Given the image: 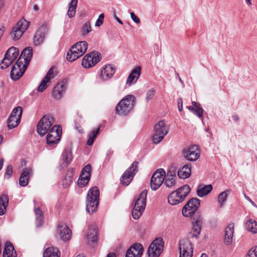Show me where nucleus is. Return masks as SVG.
<instances>
[{
	"instance_id": "obj_1",
	"label": "nucleus",
	"mask_w": 257,
	"mask_h": 257,
	"mask_svg": "<svg viewBox=\"0 0 257 257\" xmlns=\"http://www.w3.org/2000/svg\"><path fill=\"white\" fill-rule=\"evenodd\" d=\"M136 99L133 95H127L116 105L115 113L120 116H126L134 109Z\"/></svg>"
},
{
	"instance_id": "obj_2",
	"label": "nucleus",
	"mask_w": 257,
	"mask_h": 257,
	"mask_svg": "<svg viewBox=\"0 0 257 257\" xmlns=\"http://www.w3.org/2000/svg\"><path fill=\"white\" fill-rule=\"evenodd\" d=\"M191 191L188 185H185L171 192L168 197V203L171 205H177L182 202Z\"/></svg>"
},
{
	"instance_id": "obj_3",
	"label": "nucleus",
	"mask_w": 257,
	"mask_h": 257,
	"mask_svg": "<svg viewBox=\"0 0 257 257\" xmlns=\"http://www.w3.org/2000/svg\"><path fill=\"white\" fill-rule=\"evenodd\" d=\"M99 190L93 187L87 193L86 199V211L89 214L93 213L97 209L99 200Z\"/></svg>"
},
{
	"instance_id": "obj_4",
	"label": "nucleus",
	"mask_w": 257,
	"mask_h": 257,
	"mask_svg": "<svg viewBox=\"0 0 257 257\" xmlns=\"http://www.w3.org/2000/svg\"><path fill=\"white\" fill-rule=\"evenodd\" d=\"M147 191L144 190L137 197L132 211V216L135 219H138L142 215L146 205Z\"/></svg>"
},
{
	"instance_id": "obj_5",
	"label": "nucleus",
	"mask_w": 257,
	"mask_h": 257,
	"mask_svg": "<svg viewBox=\"0 0 257 257\" xmlns=\"http://www.w3.org/2000/svg\"><path fill=\"white\" fill-rule=\"evenodd\" d=\"M169 128L163 120L159 121L154 127V133L152 136L154 144H158L168 133Z\"/></svg>"
},
{
	"instance_id": "obj_6",
	"label": "nucleus",
	"mask_w": 257,
	"mask_h": 257,
	"mask_svg": "<svg viewBox=\"0 0 257 257\" xmlns=\"http://www.w3.org/2000/svg\"><path fill=\"white\" fill-rule=\"evenodd\" d=\"M164 248V241L162 238H156L150 245L147 253L149 257H159Z\"/></svg>"
},
{
	"instance_id": "obj_7",
	"label": "nucleus",
	"mask_w": 257,
	"mask_h": 257,
	"mask_svg": "<svg viewBox=\"0 0 257 257\" xmlns=\"http://www.w3.org/2000/svg\"><path fill=\"white\" fill-rule=\"evenodd\" d=\"M19 54L18 48L11 47L10 48L5 55L1 64L2 69H6L9 67L18 57Z\"/></svg>"
},
{
	"instance_id": "obj_8",
	"label": "nucleus",
	"mask_w": 257,
	"mask_h": 257,
	"mask_svg": "<svg viewBox=\"0 0 257 257\" xmlns=\"http://www.w3.org/2000/svg\"><path fill=\"white\" fill-rule=\"evenodd\" d=\"M29 26V23L28 21L23 19L21 20L13 28L10 34L11 38L15 41L19 40L28 29Z\"/></svg>"
},
{
	"instance_id": "obj_9",
	"label": "nucleus",
	"mask_w": 257,
	"mask_h": 257,
	"mask_svg": "<svg viewBox=\"0 0 257 257\" xmlns=\"http://www.w3.org/2000/svg\"><path fill=\"white\" fill-rule=\"evenodd\" d=\"M53 120L51 116L46 115L43 116L37 124V133L41 136L45 135L50 130Z\"/></svg>"
},
{
	"instance_id": "obj_10",
	"label": "nucleus",
	"mask_w": 257,
	"mask_h": 257,
	"mask_svg": "<svg viewBox=\"0 0 257 257\" xmlns=\"http://www.w3.org/2000/svg\"><path fill=\"white\" fill-rule=\"evenodd\" d=\"M166 173L164 169H158L153 174L150 185L153 190H157L162 184L165 179Z\"/></svg>"
},
{
	"instance_id": "obj_11",
	"label": "nucleus",
	"mask_w": 257,
	"mask_h": 257,
	"mask_svg": "<svg viewBox=\"0 0 257 257\" xmlns=\"http://www.w3.org/2000/svg\"><path fill=\"white\" fill-rule=\"evenodd\" d=\"M200 200L197 198L191 199L182 208V214L185 217H190L194 213L200 206Z\"/></svg>"
},
{
	"instance_id": "obj_12",
	"label": "nucleus",
	"mask_w": 257,
	"mask_h": 257,
	"mask_svg": "<svg viewBox=\"0 0 257 257\" xmlns=\"http://www.w3.org/2000/svg\"><path fill=\"white\" fill-rule=\"evenodd\" d=\"M138 164L139 162L137 161L133 162L131 166L124 172L120 178L123 185L127 186L131 183L134 175L138 171Z\"/></svg>"
},
{
	"instance_id": "obj_13",
	"label": "nucleus",
	"mask_w": 257,
	"mask_h": 257,
	"mask_svg": "<svg viewBox=\"0 0 257 257\" xmlns=\"http://www.w3.org/2000/svg\"><path fill=\"white\" fill-rule=\"evenodd\" d=\"M61 135V128L60 125H54L49 132L47 136V143L49 146L58 144Z\"/></svg>"
},
{
	"instance_id": "obj_14",
	"label": "nucleus",
	"mask_w": 257,
	"mask_h": 257,
	"mask_svg": "<svg viewBox=\"0 0 257 257\" xmlns=\"http://www.w3.org/2000/svg\"><path fill=\"white\" fill-rule=\"evenodd\" d=\"M100 60V54L98 52H92L86 55L82 61L83 67L88 68L94 66Z\"/></svg>"
},
{
	"instance_id": "obj_15",
	"label": "nucleus",
	"mask_w": 257,
	"mask_h": 257,
	"mask_svg": "<svg viewBox=\"0 0 257 257\" xmlns=\"http://www.w3.org/2000/svg\"><path fill=\"white\" fill-rule=\"evenodd\" d=\"M21 60H17L11 71V77L14 81L19 79L27 68V66L24 65Z\"/></svg>"
},
{
	"instance_id": "obj_16",
	"label": "nucleus",
	"mask_w": 257,
	"mask_h": 257,
	"mask_svg": "<svg viewBox=\"0 0 257 257\" xmlns=\"http://www.w3.org/2000/svg\"><path fill=\"white\" fill-rule=\"evenodd\" d=\"M192 230L190 233L192 237H198L201 231L202 220L199 213H195L192 217Z\"/></svg>"
},
{
	"instance_id": "obj_17",
	"label": "nucleus",
	"mask_w": 257,
	"mask_h": 257,
	"mask_svg": "<svg viewBox=\"0 0 257 257\" xmlns=\"http://www.w3.org/2000/svg\"><path fill=\"white\" fill-rule=\"evenodd\" d=\"M180 257H192L193 248L191 241L184 239L179 242Z\"/></svg>"
},
{
	"instance_id": "obj_18",
	"label": "nucleus",
	"mask_w": 257,
	"mask_h": 257,
	"mask_svg": "<svg viewBox=\"0 0 257 257\" xmlns=\"http://www.w3.org/2000/svg\"><path fill=\"white\" fill-rule=\"evenodd\" d=\"M184 154L185 158L189 161H195L200 157L199 150L195 145L184 149Z\"/></svg>"
},
{
	"instance_id": "obj_19",
	"label": "nucleus",
	"mask_w": 257,
	"mask_h": 257,
	"mask_svg": "<svg viewBox=\"0 0 257 257\" xmlns=\"http://www.w3.org/2000/svg\"><path fill=\"white\" fill-rule=\"evenodd\" d=\"M91 166L86 165L82 170L80 176L78 180V184L81 187H84L88 183L90 178Z\"/></svg>"
},
{
	"instance_id": "obj_20",
	"label": "nucleus",
	"mask_w": 257,
	"mask_h": 257,
	"mask_svg": "<svg viewBox=\"0 0 257 257\" xmlns=\"http://www.w3.org/2000/svg\"><path fill=\"white\" fill-rule=\"evenodd\" d=\"M143 250V246L141 244L135 243L126 250L125 257H141Z\"/></svg>"
},
{
	"instance_id": "obj_21",
	"label": "nucleus",
	"mask_w": 257,
	"mask_h": 257,
	"mask_svg": "<svg viewBox=\"0 0 257 257\" xmlns=\"http://www.w3.org/2000/svg\"><path fill=\"white\" fill-rule=\"evenodd\" d=\"M57 233L60 239L64 241L69 240L71 238V231L65 224L62 223L58 225Z\"/></svg>"
},
{
	"instance_id": "obj_22",
	"label": "nucleus",
	"mask_w": 257,
	"mask_h": 257,
	"mask_svg": "<svg viewBox=\"0 0 257 257\" xmlns=\"http://www.w3.org/2000/svg\"><path fill=\"white\" fill-rule=\"evenodd\" d=\"M115 70L114 65H106L102 69L100 77L103 80H108L112 77Z\"/></svg>"
},
{
	"instance_id": "obj_23",
	"label": "nucleus",
	"mask_w": 257,
	"mask_h": 257,
	"mask_svg": "<svg viewBox=\"0 0 257 257\" xmlns=\"http://www.w3.org/2000/svg\"><path fill=\"white\" fill-rule=\"evenodd\" d=\"M33 56V49L31 47H28L24 49L18 60L21 61L28 67Z\"/></svg>"
},
{
	"instance_id": "obj_24",
	"label": "nucleus",
	"mask_w": 257,
	"mask_h": 257,
	"mask_svg": "<svg viewBox=\"0 0 257 257\" xmlns=\"http://www.w3.org/2000/svg\"><path fill=\"white\" fill-rule=\"evenodd\" d=\"M234 228V224L233 223H229L225 229L224 242L226 245L230 244L233 241Z\"/></svg>"
},
{
	"instance_id": "obj_25",
	"label": "nucleus",
	"mask_w": 257,
	"mask_h": 257,
	"mask_svg": "<svg viewBox=\"0 0 257 257\" xmlns=\"http://www.w3.org/2000/svg\"><path fill=\"white\" fill-rule=\"evenodd\" d=\"M66 85L63 82L58 83L52 91V97L57 100H60L62 97V94L65 91Z\"/></svg>"
},
{
	"instance_id": "obj_26",
	"label": "nucleus",
	"mask_w": 257,
	"mask_h": 257,
	"mask_svg": "<svg viewBox=\"0 0 257 257\" xmlns=\"http://www.w3.org/2000/svg\"><path fill=\"white\" fill-rule=\"evenodd\" d=\"M32 175V170L30 168L23 169L19 179V184L22 187L26 186L30 176Z\"/></svg>"
},
{
	"instance_id": "obj_27",
	"label": "nucleus",
	"mask_w": 257,
	"mask_h": 257,
	"mask_svg": "<svg viewBox=\"0 0 257 257\" xmlns=\"http://www.w3.org/2000/svg\"><path fill=\"white\" fill-rule=\"evenodd\" d=\"M141 72V68L140 66L133 69L127 77L126 84L131 86L132 84L135 83L140 77Z\"/></svg>"
},
{
	"instance_id": "obj_28",
	"label": "nucleus",
	"mask_w": 257,
	"mask_h": 257,
	"mask_svg": "<svg viewBox=\"0 0 257 257\" xmlns=\"http://www.w3.org/2000/svg\"><path fill=\"white\" fill-rule=\"evenodd\" d=\"M47 31V28L46 25H43L42 27L40 28L34 37V42L35 45H37L42 43L45 39Z\"/></svg>"
},
{
	"instance_id": "obj_29",
	"label": "nucleus",
	"mask_w": 257,
	"mask_h": 257,
	"mask_svg": "<svg viewBox=\"0 0 257 257\" xmlns=\"http://www.w3.org/2000/svg\"><path fill=\"white\" fill-rule=\"evenodd\" d=\"M83 54H81L80 50L76 47V45L73 46L71 49L67 52L66 59L70 62H73L82 56Z\"/></svg>"
},
{
	"instance_id": "obj_30",
	"label": "nucleus",
	"mask_w": 257,
	"mask_h": 257,
	"mask_svg": "<svg viewBox=\"0 0 257 257\" xmlns=\"http://www.w3.org/2000/svg\"><path fill=\"white\" fill-rule=\"evenodd\" d=\"M16 251L12 243L7 242L5 245L3 257H17Z\"/></svg>"
},
{
	"instance_id": "obj_31",
	"label": "nucleus",
	"mask_w": 257,
	"mask_h": 257,
	"mask_svg": "<svg viewBox=\"0 0 257 257\" xmlns=\"http://www.w3.org/2000/svg\"><path fill=\"white\" fill-rule=\"evenodd\" d=\"M191 173V166L190 164H188L178 171V175L180 178L185 179L190 177Z\"/></svg>"
},
{
	"instance_id": "obj_32",
	"label": "nucleus",
	"mask_w": 257,
	"mask_h": 257,
	"mask_svg": "<svg viewBox=\"0 0 257 257\" xmlns=\"http://www.w3.org/2000/svg\"><path fill=\"white\" fill-rule=\"evenodd\" d=\"M212 190L211 185H200L197 189L196 192L200 197H203L208 195Z\"/></svg>"
},
{
	"instance_id": "obj_33",
	"label": "nucleus",
	"mask_w": 257,
	"mask_h": 257,
	"mask_svg": "<svg viewBox=\"0 0 257 257\" xmlns=\"http://www.w3.org/2000/svg\"><path fill=\"white\" fill-rule=\"evenodd\" d=\"M176 176L175 174H167V176H165V179L164 181V185L169 188H174L176 184Z\"/></svg>"
},
{
	"instance_id": "obj_34",
	"label": "nucleus",
	"mask_w": 257,
	"mask_h": 257,
	"mask_svg": "<svg viewBox=\"0 0 257 257\" xmlns=\"http://www.w3.org/2000/svg\"><path fill=\"white\" fill-rule=\"evenodd\" d=\"M60 253L57 248H47L43 253V257H60Z\"/></svg>"
},
{
	"instance_id": "obj_35",
	"label": "nucleus",
	"mask_w": 257,
	"mask_h": 257,
	"mask_svg": "<svg viewBox=\"0 0 257 257\" xmlns=\"http://www.w3.org/2000/svg\"><path fill=\"white\" fill-rule=\"evenodd\" d=\"M245 227L253 233L257 232V222L252 219H249L245 222Z\"/></svg>"
},
{
	"instance_id": "obj_36",
	"label": "nucleus",
	"mask_w": 257,
	"mask_h": 257,
	"mask_svg": "<svg viewBox=\"0 0 257 257\" xmlns=\"http://www.w3.org/2000/svg\"><path fill=\"white\" fill-rule=\"evenodd\" d=\"M77 3L78 0H71L69 3L67 15L70 18L73 17L75 15Z\"/></svg>"
},
{
	"instance_id": "obj_37",
	"label": "nucleus",
	"mask_w": 257,
	"mask_h": 257,
	"mask_svg": "<svg viewBox=\"0 0 257 257\" xmlns=\"http://www.w3.org/2000/svg\"><path fill=\"white\" fill-rule=\"evenodd\" d=\"M20 122V120L19 117H18L17 118L16 116H14L13 115H10L7 120L8 127L10 129L15 128L18 125Z\"/></svg>"
},
{
	"instance_id": "obj_38",
	"label": "nucleus",
	"mask_w": 257,
	"mask_h": 257,
	"mask_svg": "<svg viewBox=\"0 0 257 257\" xmlns=\"http://www.w3.org/2000/svg\"><path fill=\"white\" fill-rule=\"evenodd\" d=\"M99 130L100 127H98L96 128L93 129L91 131L89 134L88 139L87 141V145L88 146H91L93 144L94 140L99 133Z\"/></svg>"
},
{
	"instance_id": "obj_39",
	"label": "nucleus",
	"mask_w": 257,
	"mask_h": 257,
	"mask_svg": "<svg viewBox=\"0 0 257 257\" xmlns=\"http://www.w3.org/2000/svg\"><path fill=\"white\" fill-rule=\"evenodd\" d=\"M87 237L89 241L95 242L97 239V232L93 227H90L88 229Z\"/></svg>"
},
{
	"instance_id": "obj_40",
	"label": "nucleus",
	"mask_w": 257,
	"mask_h": 257,
	"mask_svg": "<svg viewBox=\"0 0 257 257\" xmlns=\"http://www.w3.org/2000/svg\"><path fill=\"white\" fill-rule=\"evenodd\" d=\"M34 211L36 217V225L37 227H40L43 223V212L39 208H35Z\"/></svg>"
},
{
	"instance_id": "obj_41",
	"label": "nucleus",
	"mask_w": 257,
	"mask_h": 257,
	"mask_svg": "<svg viewBox=\"0 0 257 257\" xmlns=\"http://www.w3.org/2000/svg\"><path fill=\"white\" fill-rule=\"evenodd\" d=\"M73 170H69L65 178L62 181V185L64 188L68 187L72 182Z\"/></svg>"
},
{
	"instance_id": "obj_42",
	"label": "nucleus",
	"mask_w": 257,
	"mask_h": 257,
	"mask_svg": "<svg viewBox=\"0 0 257 257\" xmlns=\"http://www.w3.org/2000/svg\"><path fill=\"white\" fill-rule=\"evenodd\" d=\"M62 159L68 165L72 160V153L70 148H67L64 150L62 153Z\"/></svg>"
},
{
	"instance_id": "obj_43",
	"label": "nucleus",
	"mask_w": 257,
	"mask_h": 257,
	"mask_svg": "<svg viewBox=\"0 0 257 257\" xmlns=\"http://www.w3.org/2000/svg\"><path fill=\"white\" fill-rule=\"evenodd\" d=\"M91 31L90 23L89 22L85 23L82 27L80 33L82 36H86Z\"/></svg>"
},
{
	"instance_id": "obj_44",
	"label": "nucleus",
	"mask_w": 257,
	"mask_h": 257,
	"mask_svg": "<svg viewBox=\"0 0 257 257\" xmlns=\"http://www.w3.org/2000/svg\"><path fill=\"white\" fill-rule=\"evenodd\" d=\"M76 47L80 50L81 54H84L88 48V44L86 41H80L75 44Z\"/></svg>"
},
{
	"instance_id": "obj_45",
	"label": "nucleus",
	"mask_w": 257,
	"mask_h": 257,
	"mask_svg": "<svg viewBox=\"0 0 257 257\" xmlns=\"http://www.w3.org/2000/svg\"><path fill=\"white\" fill-rule=\"evenodd\" d=\"M228 192H229L228 191L225 190V191L221 192L218 195V202L220 203V207H222L223 206V203L226 201V198L228 196Z\"/></svg>"
},
{
	"instance_id": "obj_46",
	"label": "nucleus",
	"mask_w": 257,
	"mask_h": 257,
	"mask_svg": "<svg viewBox=\"0 0 257 257\" xmlns=\"http://www.w3.org/2000/svg\"><path fill=\"white\" fill-rule=\"evenodd\" d=\"M49 82L48 79H45V78L44 77L38 87V91L39 92H43L47 88L48 83Z\"/></svg>"
},
{
	"instance_id": "obj_47",
	"label": "nucleus",
	"mask_w": 257,
	"mask_h": 257,
	"mask_svg": "<svg viewBox=\"0 0 257 257\" xmlns=\"http://www.w3.org/2000/svg\"><path fill=\"white\" fill-rule=\"evenodd\" d=\"M22 112V108L20 106H18L13 109L11 115H13L14 116H16V117L17 118L18 117H19L20 120H21Z\"/></svg>"
},
{
	"instance_id": "obj_48",
	"label": "nucleus",
	"mask_w": 257,
	"mask_h": 257,
	"mask_svg": "<svg viewBox=\"0 0 257 257\" xmlns=\"http://www.w3.org/2000/svg\"><path fill=\"white\" fill-rule=\"evenodd\" d=\"M54 67H52L47 72L46 76L44 77L45 79H48V80L50 81V80L53 78L55 77V76L56 75V72L54 71Z\"/></svg>"
},
{
	"instance_id": "obj_49",
	"label": "nucleus",
	"mask_w": 257,
	"mask_h": 257,
	"mask_svg": "<svg viewBox=\"0 0 257 257\" xmlns=\"http://www.w3.org/2000/svg\"><path fill=\"white\" fill-rule=\"evenodd\" d=\"M9 204V198L7 195L3 194L0 196V205L8 207Z\"/></svg>"
},
{
	"instance_id": "obj_50",
	"label": "nucleus",
	"mask_w": 257,
	"mask_h": 257,
	"mask_svg": "<svg viewBox=\"0 0 257 257\" xmlns=\"http://www.w3.org/2000/svg\"><path fill=\"white\" fill-rule=\"evenodd\" d=\"M246 257H257V246L249 249Z\"/></svg>"
},
{
	"instance_id": "obj_51",
	"label": "nucleus",
	"mask_w": 257,
	"mask_h": 257,
	"mask_svg": "<svg viewBox=\"0 0 257 257\" xmlns=\"http://www.w3.org/2000/svg\"><path fill=\"white\" fill-rule=\"evenodd\" d=\"M192 112L199 118H201L203 116V109L200 106L196 107Z\"/></svg>"
},
{
	"instance_id": "obj_52",
	"label": "nucleus",
	"mask_w": 257,
	"mask_h": 257,
	"mask_svg": "<svg viewBox=\"0 0 257 257\" xmlns=\"http://www.w3.org/2000/svg\"><path fill=\"white\" fill-rule=\"evenodd\" d=\"M155 91L153 88L149 89L146 93V99L147 101L151 100L155 95Z\"/></svg>"
},
{
	"instance_id": "obj_53",
	"label": "nucleus",
	"mask_w": 257,
	"mask_h": 257,
	"mask_svg": "<svg viewBox=\"0 0 257 257\" xmlns=\"http://www.w3.org/2000/svg\"><path fill=\"white\" fill-rule=\"evenodd\" d=\"M13 167L11 165H9L7 167L5 174V178L6 179H9L13 174Z\"/></svg>"
},
{
	"instance_id": "obj_54",
	"label": "nucleus",
	"mask_w": 257,
	"mask_h": 257,
	"mask_svg": "<svg viewBox=\"0 0 257 257\" xmlns=\"http://www.w3.org/2000/svg\"><path fill=\"white\" fill-rule=\"evenodd\" d=\"M104 16L103 14H101L99 16L98 18L97 19L95 22V26L96 27H99L102 24L104 20Z\"/></svg>"
},
{
	"instance_id": "obj_55",
	"label": "nucleus",
	"mask_w": 257,
	"mask_h": 257,
	"mask_svg": "<svg viewBox=\"0 0 257 257\" xmlns=\"http://www.w3.org/2000/svg\"><path fill=\"white\" fill-rule=\"evenodd\" d=\"M130 15L132 19L135 23L137 24H139L140 23V19L134 13L131 12L130 13Z\"/></svg>"
},
{
	"instance_id": "obj_56",
	"label": "nucleus",
	"mask_w": 257,
	"mask_h": 257,
	"mask_svg": "<svg viewBox=\"0 0 257 257\" xmlns=\"http://www.w3.org/2000/svg\"><path fill=\"white\" fill-rule=\"evenodd\" d=\"M178 106L179 111H181L183 109V100L181 98L178 100Z\"/></svg>"
},
{
	"instance_id": "obj_57",
	"label": "nucleus",
	"mask_w": 257,
	"mask_h": 257,
	"mask_svg": "<svg viewBox=\"0 0 257 257\" xmlns=\"http://www.w3.org/2000/svg\"><path fill=\"white\" fill-rule=\"evenodd\" d=\"M7 207L0 205V215H3L5 213Z\"/></svg>"
},
{
	"instance_id": "obj_58",
	"label": "nucleus",
	"mask_w": 257,
	"mask_h": 257,
	"mask_svg": "<svg viewBox=\"0 0 257 257\" xmlns=\"http://www.w3.org/2000/svg\"><path fill=\"white\" fill-rule=\"evenodd\" d=\"M244 197L245 198L248 200L249 202H250L251 203V204L254 207H256V204L254 203V202H253V201L251 200V199L247 196H246L245 194L244 195Z\"/></svg>"
},
{
	"instance_id": "obj_59",
	"label": "nucleus",
	"mask_w": 257,
	"mask_h": 257,
	"mask_svg": "<svg viewBox=\"0 0 257 257\" xmlns=\"http://www.w3.org/2000/svg\"><path fill=\"white\" fill-rule=\"evenodd\" d=\"M192 106L194 107L200 106V104L195 101H192Z\"/></svg>"
},
{
	"instance_id": "obj_60",
	"label": "nucleus",
	"mask_w": 257,
	"mask_h": 257,
	"mask_svg": "<svg viewBox=\"0 0 257 257\" xmlns=\"http://www.w3.org/2000/svg\"><path fill=\"white\" fill-rule=\"evenodd\" d=\"M106 257H116V255L113 252H110L107 255Z\"/></svg>"
},
{
	"instance_id": "obj_61",
	"label": "nucleus",
	"mask_w": 257,
	"mask_h": 257,
	"mask_svg": "<svg viewBox=\"0 0 257 257\" xmlns=\"http://www.w3.org/2000/svg\"><path fill=\"white\" fill-rule=\"evenodd\" d=\"M115 19L117 21L118 23H119L120 24H122V22L116 16L114 17Z\"/></svg>"
},
{
	"instance_id": "obj_62",
	"label": "nucleus",
	"mask_w": 257,
	"mask_h": 257,
	"mask_svg": "<svg viewBox=\"0 0 257 257\" xmlns=\"http://www.w3.org/2000/svg\"><path fill=\"white\" fill-rule=\"evenodd\" d=\"M232 118H233V119L234 121H238V120H239V117L237 115H233L232 116Z\"/></svg>"
},
{
	"instance_id": "obj_63",
	"label": "nucleus",
	"mask_w": 257,
	"mask_h": 257,
	"mask_svg": "<svg viewBox=\"0 0 257 257\" xmlns=\"http://www.w3.org/2000/svg\"><path fill=\"white\" fill-rule=\"evenodd\" d=\"M4 164V161L3 159H0V170L2 169Z\"/></svg>"
},
{
	"instance_id": "obj_64",
	"label": "nucleus",
	"mask_w": 257,
	"mask_h": 257,
	"mask_svg": "<svg viewBox=\"0 0 257 257\" xmlns=\"http://www.w3.org/2000/svg\"><path fill=\"white\" fill-rule=\"evenodd\" d=\"M194 107H193V106H187V108L190 110V111H191L192 112H193V111L194 110Z\"/></svg>"
}]
</instances>
